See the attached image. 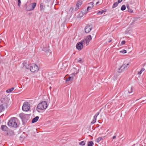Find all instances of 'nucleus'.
Instances as JSON below:
<instances>
[{
    "mask_svg": "<svg viewBox=\"0 0 146 146\" xmlns=\"http://www.w3.org/2000/svg\"><path fill=\"white\" fill-rule=\"evenodd\" d=\"M79 70L78 69V72L76 73H74L73 74H72V75H73L74 76H75V74H77V73H78L79 72Z\"/></svg>",
    "mask_w": 146,
    "mask_h": 146,
    "instance_id": "nucleus-38",
    "label": "nucleus"
},
{
    "mask_svg": "<svg viewBox=\"0 0 146 146\" xmlns=\"http://www.w3.org/2000/svg\"><path fill=\"white\" fill-rule=\"evenodd\" d=\"M83 44H84V42H83V41H81L77 43L76 45V48L78 50H81L83 48Z\"/></svg>",
    "mask_w": 146,
    "mask_h": 146,
    "instance_id": "nucleus-8",
    "label": "nucleus"
},
{
    "mask_svg": "<svg viewBox=\"0 0 146 146\" xmlns=\"http://www.w3.org/2000/svg\"><path fill=\"white\" fill-rule=\"evenodd\" d=\"M129 65V64H123L122 65L120 68H118L117 70V72L119 73H121L122 72L125 71L128 68V66Z\"/></svg>",
    "mask_w": 146,
    "mask_h": 146,
    "instance_id": "nucleus-3",
    "label": "nucleus"
},
{
    "mask_svg": "<svg viewBox=\"0 0 146 146\" xmlns=\"http://www.w3.org/2000/svg\"><path fill=\"white\" fill-rule=\"evenodd\" d=\"M112 41V40L111 39L109 41H108V42L110 43V42H111Z\"/></svg>",
    "mask_w": 146,
    "mask_h": 146,
    "instance_id": "nucleus-42",
    "label": "nucleus"
},
{
    "mask_svg": "<svg viewBox=\"0 0 146 146\" xmlns=\"http://www.w3.org/2000/svg\"><path fill=\"white\" fill-rule=\"evenodd\" d=\"M92 38L91 35H89L87 36L86 38L84 40L82 41L84 42V44H85L86 45H88V44L92 39Z\"/></svg>",
    "mask_w": 146,
    "mask_h": 146,
    "instance_id": "nucleus-7",
    "label": "nucleus"
},
{
    "mask_svg": "<svg viewBox=\"0 0 146 146\" xmlns=\"http://www.w3.org/2000/svg\"><path fill=\"white\" fill-rule=\"evenodd\" d=\"M99 3V1H98V2H97L96 3V5H97V4H98Z\"/></svg>",
    "mask_w": 146,
    "mask_h": 146,
    "instance_id": "nucleus-44",
    "label": "nucleus"
},
{
    "mask_svg": "<svg viewBox=\"0 0 146 146\" xmlns=\"http://www.w3.org/2000/svg\"><path fill=\"white\" fill-rule=\"evenodd\" d=\"M17 119L15 117L11 118L8 123V125L11 127L16 128L17 126V124L16 122V119Z\"/></svg>",
    "mask_w": 146,
    "mask_h": 146,
    "instance_id": "nucleus-1",
    "label": "nucleus"
},
{
    "mask_svg": "<svg viewBox=\"0 0 146 146\" xmlns=\"http://www.w3.org/2000/svg\"><path fill=\"white\" fill-rule=\"evenodd\" d=\"M99 112H98L97 113L94 115V119H96L97 117V116L99 115Z\"/></svg>",
    "mask_w": 146,
    "mask_h": 146,
    "instance_id": "nucleus-32",
    "label": "nucleus"
},
{
    "mask_svg": "<svg viewBox=\"0 0 146 146\" xmlns=\"http://www.w3.org/2000/svg\"><path fill=\"white\" fill-rule=\"evenodd\" d=\"M126 7L127 9H128V12H129L131 13H133V10L132 9H130V6H129V5H127Z\"/></svg>",
    "mask_w": 146,
    "mask_h": 146,
    "instance_id": "nucleus-18",
    "label": "nucleus"
},
{
    "mask_svg": "<svg viewBox=\"0 0 146 146\" xmlns=\"http://www.w3.org/2000/svg\"><path fill=\"white\" fill-rule=\"evenodd\" d=\"M73 10V8H72V7H71V8H70V10Z\"/></svg>",
    "mask_w": 146,
    "mask_h": 146,
    "instance_id": "nucleus-41",
    "label": "nucleus"
},
{
    "mask_svg": "<svg viewBox=\"0 0 146 146\" xmlns=\"http://www.w3.org/2000/svg\"><path fill=\"white\" fill-rule=\"evenodd\" d=\"M23 64L26 68L28 69H30V64H29L28 63L25 62L23 63Z\"/></svg>",
    "mask_w": 146,
    "mask_h": 146,
    "instance_id": "nucleus-12",
    "label": "nucleus"
},
{
    "mask_svg": "<svg viewBox=\"0 0 146 146\" xmlns=\"http://www.w3.org/2000/svg\"><path fill=\"white\" fill-rule=\"evenodd\" d=\"M18 6L19 7H20V6L21 5V0H18Z\"/></svg>",
    "mask_w": 146,
    "mask_h": 146,
    "instance_id": "nucleus-36",
    "label": "nucleus"
},
{
    "mask_svg": "<svg viewBox=\"0 0 146 146\" xmlns=\"http://www.w3.org/2000/svg\"><path fill=\"white\" fill-rule=\"evenodd\" d=\"M74 79L73 77L69 76L68 78H67L66 80V82L71 81H72Z\"/></svg>",
    "mask_w": 146,
    "mask_h": 146,
    "instance_id": "nucleus-19",
    "label": "nucleus"
},
{
    "mask_svg": "<svg viewBox=\"0 0 146 146\" xmlns=\"http://www.w3.org/2000/svg\"><path fill=\"white\" fill-rule=\"evenodd\" d=\"M26 10L27 11H30L33 10V9H31V7L30 5H28L27 6L26 8Z\"/></svg>",
    "mask_w": 146,
    "mask_h": 146,
    "instance_id": "nucleus-20",
    "label": "nucleus"
},
{
    "mask_svg": "<svg viewBox=\"0 0 146 146\" xmlns=\"http://www.w3.org/2000/svg\"><path fill=\"white\" fill-rule=\"evenodd\" d=\"M103 139V138L101 137L98 138L96 140V141L98 142H99L100 141Z\"/></svg>",
    "mask_w": 146,
    "mask_h": 146,
    "instance_id": "nucleus-30",
    "label": "nucleus"
},
{
    "mask_svg": "<svg viewBox=\"0 0 146 146\" xmlns=\"http://www.w3.org/2000/svg\"><path fill=\"white\" fill-rule=\"evenodd\" d=\"M4 107L3 104L0 105V112L4 110Z\"/></svg>",
    "mask_w": 146,
    "mask_h": 146,
    "instance_id": "nucleus-21",
    "label": "nucleus"
},
{
    "mask_svg": "<svg viewBox=\"0 0 146 146\" xmlns=\"http://www.w3.org/2000/svg\"><path fill=\"white\" fill-rule=\"evenodd\" d=\"M125 43V40H123L122 41L121 43V45H123Z\"/></svg>",
    "mask_w": 146,
    "mask_h": 146,
    "instance_id": "nucleus-37",
    "label": "nucleus"
},
{
    "mask_svg": "<svg viewBox=\"0 0 146 146\" xmlns=\"http://www.w3.org/2000/svg\"><path fill=\"white\" fill-rule=\"evenodd\" d=\"M133 90V89L132 87H129L128 89V92L130 94L132 92Z\"/></svg>",
    "mask_w": 146,
    "mask_h": 146,
    "instance_id": "nucleus-25",
    "label": "nucleus"
},
{
    "mask_svg": "<svg viewBox=\"0 0 146 146\" xmlns=\"http://www.w3.org/2000/svg\"><path fill=\"white\" fill-rule=\"evenodd\" d=\"M145 70V69L144 68H142L140 71L138 72L137 74L139 75L141 74Z\"/></svg>",
    "mask_w": 146,
    "mask_h": 146,
    "instance_id": "nucleus-26",
    "label": "nucleus"
},
{
    "mask_svg": "<svg viewBox=\"0 0 146 146\" xmlns=\"http://www.w3.org/2000/svg\"><path fill=\"white\" fill-rule=\"evenodd\" d=\"M77 62L80 63H82L84 62V61L82 58H79V59L78 60Z\"/></svg>",
    "mask_w": 146,
    "mask_h": 146,
    "instance_id": "nucleus-27",
    "label": "nucleus"
},
{
    "mask_svg": "<svg viewBox=\"0 0 146 146\" xmlns=\"http://www.w3.org/2000/svg\"><path fill=\"white\" fill-rule=\"evenodd\" d=\"M92 28L91 26L87 25L85 28V31L86 33H89L91 30Z\"/></svg>",
    "mask_w": 146,
    "mask_h": 146,
    "instance_id": "nucleus-9",
    "label": "nucleus"
},
{
    "mask_svg": "<svg viewBox=\"0 0 146 146\" xmlns=\"http://www.w3.org/2000/svg\"><path fill=\"white\" fill-rule=\"evenodd\" d=\"M96 119H94L91 122V123L92 124H94L96 121Z\"/></svg>",
    "mask_w": 146,
    "mask_h": 146,
    "instance_id": "nucleus-34",
    "label": "nucleus"
},
{
    "mask_svg": "<svg viewBox=\"0 0 146 146\" xmlns=\"http://www.w3.org/2000/svg\"><path fill=\"white\" fill-rule=\"evenodd\" d=\"M1 143V142L0 141V144Z\"/></svg>",
    "mask_w": 146,
    "mask_h": 146,
    "instance_id": "nucleus-47",
    "label": "nucleus"
},
{
    "mask_svg": "<svg viewBox=\"0 0 146 146\" xmlns=\"http://www.w3.org/2000/svg\"><path fill=\"white\" fill-rule=\"evenodd\" d=\"M22 110L23 111H28L30 109V105L29 103L27 102H25L22 106Z\"/></svg>",
    "mask_w": 146,
    "mask_h": 146,
    "instance_id": "nucleus-6",
    "label": "nucleus"
},
{
    "mask_svg": "<svg viewBox=\"0 0 146 146\" xmlns=\"http://www.w3.org/2000/svg\"><path fill=\"white\" fill-rule=\"evenodd\" d=\"M115 138H116L115 136H113V139H115Z\"/></svg>",
    "mask_w": 146,
    "mask_h": 146,
    "instance_id": "nucleus-43",
    "label": "nucleus"
},
{
    "mask_svg": "<svg viewBox=\"0 0 146 146\" xmlns=\"http://www.w3.org/2000/svg\"><path fill=\"white\" fill-rule=\"evenodd\" d=\"M50 0H47V1H50Z\"/></svg>",
    "mask_w": 146,
    "mask_h": 146,
    "instance_id": "nucleus-45",
    "label": "nucleus"
},
{
    "mask_svg": "<svg viewBox=\"0 0 146 146\" xmlns=\"http://www.w3.org/2000/svg\"><path fill=\"white\" fill-rule=\"evenodd\" d=\"M85 141H82L80 142L79 143V144L81 145H85Z\"/></svg>",
    "mask_w": 146,
    "mask_h": 146,
    "instance_id": "nucleus-31",
    "label": "nucleus"
},
{
    "mask_svg": "<svg viewBox=\"0 0 146 146\" xmlns=\"http://www.w3.org/2000/svg\"><path fill=\"white\" fill-rule=\"evenodd\" d=\"M120 52L122 53H126L127 52L126 50H123L121 51H120Z\"/></svg>",
    "mask_w": 146,
    "mask_h": 146,
    "instance_id": "nucleus-33",
    "label": "nucleus"
},
{
    "mask_svg": "<svg viewBox=\"0 0 146 146\" xmlns=\"http://www.w3.org/2000/svg\"><path fill=\"white\" fill-rule=\"evenodd\" d=\"M39 118V117L38 116H37L33 119L32 121V123H34L36 122L38 120Z\"/></svg>",
    "mask_w": 146,
    "mask_h": 146,
    "instance_id": "nucleus-14",
    "label": "nucleus"
},
{
    "mask_svg": "<svg viewBox=\"0 0 146 146\" xmlns=\"http://www.w3.org/2000/svg\"><path fill=\"white\" fill-rule=\"evenodd\" d=\"M30 70L31 72H38L39 69L37 66L35 64H30Z\"/></svg>",
    "mask_w": 146,
    "mask_h": 146,
    "instance_id": "nucleus-4",
    "label": "nucleus"
},
{
    "mask_svg": "<svg viewBox=\"0 0 146 146\" xmlns=\"http://www.w3.org/2000/svg\"><path fill=\"white\" fill-rule=\"evenodd\" d=\"M14 88V87H12L9 89L7 90L6 92L7 93H9L11 92L13 90Z\"/></svg>",
    "mask_w": 146,
    "mask_h": 146,
    "instance_id": "nucleus-23",
    "label": "nucleus"
},
{
    "mask_svg": "<svg viewBox=\"0 0 146 146\" xmlns=\"http://www.w3.org/2000/svg\"><path fill=\"white\" fill-rule=\"evenodd\" d=\"M118 3L117 2H116L115 3H114L113 5L112 8H114L116 7H117L118 5Z\"/></svg>",
    "mask_w": 146,
    "mask_h": 146,
    "instance_id": "nucleus-28",
    "label": "nucleus"
},
{
    "mask_svg": "<svg viewBox=\"0 0 146 146\" xmlns=\"http://www.w3.org/2000/svg\"><path fill=\"white\" fill-rule=\"evenodd\" d=\"M137 19V18H136L134 19V20H133V22H132L131 24L133 23V22H135V21H136V19Z\"/></svg>",
    "mask_w": 146,
    "mask_h": 146,
    "instance_id": "nucleus-40",
    "label": "nucleus"
},
{
    "mask_svg": "<svg viewBox=\"0 0 146 146\" xmlns=\"http://www.w3.org/2000/svg\"><path fill=\"white\" fill-rule=\"evenodd\" d=\"M126 9V6L125 5H122L121 7V10L123 11L125 10Z\"/></svg>",
    "mask_w": 146,
    "mask_h": 146,
    "instance_id": "nucleus-29",
    "label": "nucleus"
},
{
    "mask_svg": "<svg viewBox=\"0 0 146 146\" xmlns=\"http://www.w3.org/2000/svg\"><path fill=\"white\" fill-rule=\"evenodd\" d=\"M30 5L31 7V9L33 10L36 6V3H33Z\"/></svg>",
    "mask_w": 146,
    "mask_h": 146,
    "instance_id": "nucleus-17",
    "label": "nucleus"
},
{
    "mask_svg": "<svg viewBox=\"0 0 146 146\" xmlns=\"http://www.w3.org/2000/svg\"><path fill=\"white\" fill-rule=\"evenodd\" d=\"M19 117L21 119L22 121L24 123L27 122L28 119V116L27 114H25L24 113H21L19 115Z\"/></svg>",
    "mask_w": 146,
    "mask_h": 146,
    "instance_id": "nucleus-5",
    "label": "nucleus"
},
{
    "mask_svg": "<svg viewBox=\"0 0 146 146\" xmlns=\"http://www.w3.org/2000/svg\"><path fill=\"white\" fill-rule=\"evenodd\" d=\"M94 143L92 141L88 142V146H93Z\"/></svg>",
    "mask_w": 146,
    "mask_h": 146,
    "instance_id": "nucleus-24",
    "label": "nucleus"
},
{
    "mask_svg": "<svg viewBox=\"0 0 146 146\" xmlns=\"http://www.w3.org/2000/svg\"><path fill=\"white\" fill-rule=\"evenodd\" d=\"M94 3L93 2H91L89 3V6H88L87 8V11H88V10L91 9L94 6Z\"/></svg>",
    "mask_w": 146,
    "mask_h": 146,
    "instance_id": "nucleus-11",
    "label": "nucleus"
},
{
    "mask_svg": "<svg viewBox=\"0 0 146 146\" xmlns=\"http://www.w3.org/2000/svg\"><path fill=\"white\" fill-rule=\"evenodd\" d=\"M1 129L3 131H6L7 130L8 127L5 125H2L1 127Z\"/></svg>",
    "mask_w": 146,
    "mask_h": 146,
    "instance_id": "nucleus-13",
    "label": "nucleus"
},
{
    "mask_svg": "<svg viewBox=\"0 0 146 146\" xmlns=\"http://www.w3.org/2000/svg\"><path fill=\"white\" fill-rule=\"evenodd\" d=\"M48 106L46 102L42 101L37 106V108L39 110H45L46 108Z\"/></svg>",
    "mask_w": 146,
    "mask_h": 146,
    "instance_id": "nucleus-2",
    "label": "nucleus"
},
{
    "mask_svg": "<svg viewBox=\"0 0 146 146\" xmlns=\"http://www.w3.org/2000/svg\"><path fill=\"white\" fill-rule=\"evenodd\" d=\"M84 15L83 13L82 12V11H81L79 14V16L80 17H82Z\"/></svg>",
    "mask_w": 146,
    "mask_h": 146,
    "instance_id": "nucleus-35",
    "label": "nucleus"
},
{
    "mask_svg": "<svg viewBox=\"0 0 146 146\" xmlns=\"http://www.w3.org/2000/svg\"><path fill=\"white\" fill-rule=\"evenodd\" d=\"M51 52H50V50H47L45 51V54L46 56H49V55L51 54Z\"/></svg>",
    "mask_w": 146,
    "mask_h": 146,
    "instance_id": "nucleus-16",
    "label": "nucleus"
},
{
    "mask_svg": "<svg viewBox=\"0 0 146 146\" xmlns=\"http://www.w3.org/2000/svg\"><path fill=\"white\" fill-rule=\"evenodd\" d=\"M122 1V0H118L117 3H120Z\"/></svg>",
    "mask_w": 146,
    "mask_h": 146,
    "instance_id": "nucleus-39",
    "label": "nucleus"
},
{
    "mask_svg": "<svg viewBox=\"0 0 146 146\" xmlns=\"http://www.w3.org/2000/svg\"><path fill=\"white\" fill-rule=\"evenodd\" d=\"M51 88V87H50V88Z\"/></svg>",
    "mask_w": 146,
    "mask_h": 146,
    "instance_id": "nucleus-46",
    "label": "nucleus"
},
{
    "mask_svg": "<svg viewBox=\"0 0 146 146\" xmlns=\"http://www.w3.org/2000/svg\"><path fill=\"white\" fill-rule=\"evenodd\" d=\"M44 6H43L42 3H41L40 4V10L41 11H43L44 10Z\"/></svg>",
    "mask_w": 146,
    "mask_h": 146,
    "instance_id": "nucleus-22",
    "label": "nucleus"
},
{
    "mask_svg": "<svg viewBox=\"0 0 146 146\" xmlns=\"http://www.w3.org/2000/svg\"><path fill=\"white\" fill-rule=\"evenodd\" d=\"M82 4V2L80 0L78 1L76 4V7L75 8V11H77L79 9V7Z\"/></svg>",
    "mask_w": 146,
    "mask_h": 146,
    "instance_id": "nucleus-10",
    "label": "nucleus"
},
{
    "mask_svg": "<svg viewBox=\"0 0 146 146\" xmlns=\"http://www.w3.org/2000/svg\"><path fill=\"white\" fill-rule=\"evenodd\" d=\"M107 11L106 9H104L101 11H99L97 13V14L99 15H101L102 14L106 12Z\"/></svg>",
    "mask_w": 146,
    "mask_h": 146,
    "instance_id": "nucleus-15",
    "label": "nucleus"
}]
</instances>
